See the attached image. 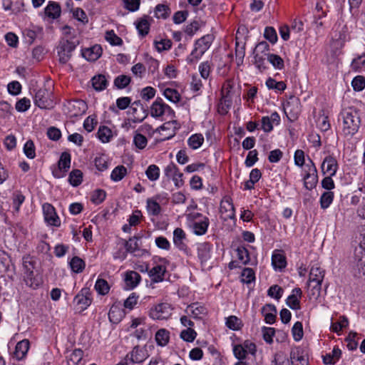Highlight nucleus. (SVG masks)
<instances>
[{"instance_id": "1", "label": "nucleus", "mask_w": 365, "mask_h": 365, "mask_svg": "<svg viewBox=\"0 0 365 365\" xmlns=\"http://www.w3.org/2000/svg\"><path fill=\"white\" fill-rule=\"evenodd\" d=\"M340 118L342 120L343 135L345 137H353L361 125L359 110L354 107L344 108L340 113Z\"/></svg>"}, {"instance_id": "2", "label": "nucleus", "mask_w": 365, "mask_h": 365, "mask_svg": "<svg viewBox=\"0 0 365 365\" xmlns=\"http://www.w3.org/2000/svg\"><path fill=\"white\" fill-rule=\"evenodd\" d=\"M214 39L215 36L208 34L196 40L194 43L193 49L186 58L187 63L188 64H193L197 62L210 48Z\"/></svg>"}, {"instance_id": "3", "label": "nucleus", "mask_w": 365, "mask_h": 365, "mask_svg": "<svg viewBox=\"0 0 365 365\" xmlns=\"http://www.w3.org/2000/svg\"><path fill=\"white\" fill-rule=\"evenodd\" d=\"M78 44V39L61 38L56 47L59 62L63 64L66 63L70 60L72 52Z\"/></svg>"}, {"instance_id": "4", "label": "nucleus", "mask_w": 365, "mask_h": 365, "mask_svg": "<svg viewBox=\"0 0 365 365\" xmlns=\"http://www.w3.org/2000/svg\"><path fill=\"white\" fill-rule=\"evenodd\" d=\"M23 267L24 269V280L26 284L36 289L40 284V282L38 279L34 277V269L35 267V261L30 255H26L23 257L22 259Z\"/></svg>"}, {"instance_id": "5", "label": "nucleus", "mask_w": 365, "mask_h": 365, "mask_svg": "<svg viewBox=\"0 0 365 365\" xmlns=\"http://www.w3.org/2000/svg\"><path fill=\"white\" fill-rule=\"evenodd\" d=\"M35 104L42 109H50L54 106L53 92L45 87L40 88L34 96Z\"/></svg>"}, {"instance_id": "6", "label": "nucleus", "mask_w": 365, "mask_h": 365, "mask_svg": "<svg viewBox=\"0 0 365 365\" xmlns=\"http://www.w3.org/2000/svg\"><path fill=\"white\" fill-rule=\"evenodd\" d=\"M304 172V186L307 190H312L318 182L317 169L312 159L309 158V163L305 164Z\"/></svg>"}, {"instance_id": "7", "label": "nucleus", "mask_w": 365, "mask_h": 365, "mask_svg": "<svg viewBox=\"0 0 365 365\" xmlns=\"http://www.w3.org/2000/svg\"><path fill=\"white\" fill-rule=\"evenodd\" d=\"M150 115L156 118L166 115L172 119L175 117V111L162 98H157L150 106Z\"/></svg>"}, {"instance_id": "8", "label": "nucleus", "mask_w": 365, "mask_h": 365, "mask_svg": "<svg viewBox=\"0 0 365 365\" xmlns=\"http://www.w3.org/2000/svg\"><path fill=\"white\" fill-rule=\"evenodd\" d=\"M86 108V103L83 100H71L64 104V111L71 118L83 115Z\"/></svg>"}, {"instance_id": "9", "label": "nucleus", "mask_w": 365, "mask_h": 365, "mask_svg": "<svg viewBox=\"0 0 365 365\" xmlns=\"http://www.w3.org/2000/svg\"><path fill=\"white\" fill-rule=\"evenodd\" d=\"M325 274V271L318 264H313L309 272V282H315L316 284L313 287V289L317 290L318 293L320 292L322 289V283L323 282Z\"/></svg>"}, {"instance_id": "10", "label": "nucleus", "mask_w": 365, "mask_h": 365, "mask_svg": "<svg viewBox=\"0 0 365 365\" xmlns=\"http://www.w3.org/2000/svg\"><path fill=\"white\" fill-rule=\"evenodd\" d=\"M149 315L153 319H166L171 315L170 306L167 303L159 304L150 310Z\"/></svg>"}, {"instance_id": "11", "label": "nucleus", "mask_w": 365, "mask_h": 365, "mask_svg": "<svg viewBox=\"0 0 365 365\" xmlns=\"http://www.w3.org/2000/svg\"><path fill=\"white\" fill-rule=\"evenodd\" d=\"M43 212L44 220L48 225L55 227L61 225V220L51 204L44 203L43 205Z\"/></svg>"}, {"instance_id": "12", "label": "nucleus", "mask_w": 365, "mask_h": 365, "mask_svg": "<svg viewBox=\"0 0 365 365\" xmlns=\"http://www.w3.org/2000/svg\"><path fill=\"white\" fill-rule=\"evenodd\" d=\"M148 356L149 354L147 349L145 347L137 345L126 355L125 360H129L131 363H142Z\"/></svg>"}, {"instance_id": "13", "label": "nucleus", "mask_w": 365, "mask_h": 365, "mask_svg": "<svg viewBox=\"0 0 365 365\" xmlns=\"http://www.w3.org/2000/svg\"><path fill=\"white\" fill-rule=\"evenodd\" d=\"M290 363L292 365H307L308 359L304 350L299 347H293L290 351Z\"/></svg>"}, {"instance_id": "14", "label": "nucleus", "mask_w": 365, "mask_h": 365, "mask_svg": "<svg viewBox=\"0 0 365 365\" xmlns=\"http://www.w3.org/2000/svg\"><path fill=\"white\" fill-rule=\"evenodd\" d=\"M76 310L79 312L84 311L91 304V298L88 296V291L83 289L74 298Z\"/></svg>"}, {"instance_id": "15", "label": "nucleus", "mask_w": 365, "mask_h": 365, "mask_svg": "<svg viewBox=\"0 0 365 365\" xmlns=\"http://www.w3.org/2000/svg\"><path fill=\"white\" fill-rule=\"evenodd\" d=\"M321 169L324 175H335L338 170L336 159L331 155L327 156L322 163Z\"/></svg>"}, {"instance_id": "16", "label": "nucleus", "mask_w": 365, "mask_h": 365, "mask_svg": "<svg viewBox=\"0 0 365 365\" xmlns=\"http://www.w3.org/2000/svg\"><path fill=\"white\" fill-rule=\"evenodd\" d=\"M186 234L182 228L177 227L173 232V243L180 250L187 252L188 247L185 243Z\"/></svg>"}, {"instance_id": "17", "label": "nucleus", "mask_w": 365, "mask_h": 365, "mask_svg": "<svg viewBox=\"0 0 365 365\" xmlns=\"http://www.w3.org/2000/svg\"><path fill=\"white\" fill-rule=\"evenodd\" d=\"M220 210L221 214L224 215L223 218L225 220L228 219L232 220L235 217V207L230 198H226L222 200Z\"/></svg>"}, {"instance_id": "18", "label": "nucleus", "mask_w": 365, "mask_h": 365, "mask_svg": "<svg viewBox=\"0 0 365 365\" xmlns=\"http://www.w3.org/2000/svg\"><path fill=\"white\" fill-rule=\"evenodd\" d=\"M141 280L139 273L135 271H128L125 274V289H133L138 286Z\"/></svg>"}, {"instance_id": "19", "label": "nucleus", "mask_w": 365, "mask_h": 365, "mask_svg": "<svg viewBox=\"0 0 365 365\" xmlns=\"http://www.w3.org/2000/svg\"><path fill=\"white\" fill-rule=\"evenodd\" d=\"M212 244L204 242L198 245L197 251V256L202 263L207 262L211 257Z\"/></svg>"}, {"instance_id": "20", "label": "nucleus", "mask_w": 365, "mask_h": 365, "mask_svg": "<svg viewBox=\"0 0 365 365\" xmlns=\"http://www.w3.org/2000/svg\"><path fill=\"white\" fill-rule=\"evenodd\" d=\"M209 225V218L207 217H202L200 220L192 222V228L193 232L196 235H203L207 232Z\"/></svg>"}, {"instance_id": "21", "label": "nucleus", "mask_w": 365, "mask_h": 365, "mask_svg": "<svg viewBox=\"0 0 365 365\" xmlns=\"http://www.w3.org/2000/svg\"><path fill=\"white\" fill-rule=\"evenodd\" d=\"M262 313L264 317V321L267 324H272L276 319L277 309L271 304H265L262 309Z\"/></svg>"}, {"instance_id": "22", "label": "nucleus", "mask_w": 365, "mask_h": 365, "mask_svg": "<svg viewBox=\"0 0 365 365\" xmlns=\"http://www.w3.org/2000/svg\"><path fill=\"white\" fill-rule=\"evenodd\" d=\"M59 172L63 171V173H66L68 170L70 168L71 165V155L67 152H63L60 157V159L58 163ZM56 177L61 178L64 175V174H58L57 173L54 174Z\"/></svg>"}, {"instance_id": "23", "label": "nucleus", "mask_w": 365, "mask_h": 365, "mask_svg": "<svg viewBox=\"0 0 365 365\" xmlns=\"http://www.w3.org/2000/svg\"><path fill=\"white\" fill-rule=\"evenodd\" d=\"M302 292L300 288H294L292 294L287 299V304L292 309H300L299 298L302 297Z\"/></svg>"}, {"instance_id": "24", "label": "nucleus", "mask_w": 365, "mask_h": 365, "mask_svg": "<svg viewBox=\"0 0 365 365\" xmlns=\"http://www.w3.org/2000/svg\"><path fill=\"white\" fill-rule=\"evenodd\" d=\"M101 47L98 45H96L91 48L84 49L82 55L88 61H95L101 56Z\"/></svg>"}, {"instance_id": "25", "label": "nucleus", "mask_w": 365, "mask_h": 365, "mask_svg": "<svg viewBox=\"0 0 365 365\" xmlns=\"http://www.w3.org/2000/svg\"><path fill=\"white\" fill-rule=\"evenodd\" d=\"M29 345L30 344L28 339H24L18 342L14 352V356L18 360L24 359L29 349Z\"/></svg>"}, {"instance_id": "26", "label": "nucleus", "mask_w": 365, "mask_h": 365, "mask_svg": "<svg viewBox=\"0 0 365 365\" xmlns=\"http://www.w3.org/2000/svg\"><path fill=\"white\" fill-rule=\"evenodd\" d=\"M165 272L166 269L165 266L157 264L149 271V276L151 277L153 282H160L163 280Z\"/></svg>"}, {"instance_id": "27", "label": "nucleus", "mask_w": 365, "mask_h": 365, "mask_svg": "<svg viewBox=\"0 0 365 365\" xmlns=\"http://www.w3.org/2000/svg\"><path fill=\"white\" fill-rule=\"evenodd\" d=\"M272 264L275 269L282 270L287 266L286 257L278 250H275L272 256Z\"/></svg>"}, {"instance_id": "28", "label": "nucleus", "mask_w": 365, "mask_h": 365, "mask_svg": "<svg viewBox=\"0 0 365 365\" xmlns=\"http://www.w3.org/2000/svg\"><path fill=\"white\" fill-rule=\"evenodd\" d=\"M45 14L53 19L60 16L61 9L58 3L55 1H49L48 4L44 9Z\"/></svg>"}, {"instance_id": "29", "label": "nucleus", "mask_w": 365, "mask_h": 365, "mask_svg": "<svg viewBox=\"0 0 365 365\" xmlns=\"http://www.w3.org/2000/svg\"><path fill=\"white\" fill-rule=\"evenodd\" d=\"M136 29L138 31L140 35L143 37L145 36L150 31V23L149 21V17L145 16L140 19L136 23Z\"/></svg>"}, {"instance_id": "30", "label": "nucleus", "mask_w": 365, "mask_h": 365, "mask_svg": "<svg viewBox=\"0 0 365 365\" xmlns=\"http://www.w3.org/2000/svg\"><path fill=\"white\" fill-rule=\"evenodd\" d=\"M205 310L206 309L203 306L198 303H193L187 307L185 312L193 318L197 319L200 318V315L205 313Z\"/></svg>"}, {"instance_id": "31", "label": "nucleus", "mask_w": 365, "mask_h": 365, "mask_svg": "<svg viewBox=\"0 0 365 365\" xmlns=\"http://www.w3.org/2000/svg\"><path fill=\"white\" fill-rule=\"evenodd\" d=\"M97 135L102 143H108L113 138V132L108 127L101 125L98 128Z\"/></svg>"}, {"instance_id": "32", "label": "nucleus", "mask_w": 365, "mask_h": 365, "mask_svg": "<svg viewBox=\"0 0 365 365\" xmlns=\"http://www.w3.org/2000/svg\"><path fill=\"white\" fill-rule=\"evenodd\" d=\"M139 238L134 237L133 238H130L128 241L122 240V245L125 248L126 252L135 253L136 251L139 250Z\"/></svg>"}, {"instance_id": "33", "label": "nucleus", "mask_w": 365, "mask_h": 365, "mask_svg": "<svg viewBox=\"0 0 365 365\" xmlns=\"http://www.w3.org/2000/svg\"><path fill=\"white\" fill-rule=\"evenodd\" d=\"M155 16L158 19H166L169 17L171 11L167 4H158L155 9Z\"/></svg>"}, {"instance_id": "34", "label": "nucleus", "mask_w": 365, "mask_h": 365, "mask_svg": "<svg viewBox=\"0 0 365 365\" xmlns=\"http://www.w3.org/2000/svg\"><path fill=\"white\" fill-rule=\"evenodd\" d=\"M341 351L338 347H334L331 354H327L323 356V362L325 364H334L341 357Z\"/></svg>"}, {"instance_id": "35", "label": "nucleus", "mask_w": 365, "mask_h": 365, "mask_svg": "<svg viewBox=\"0 0 365 365\" xmlns=\"http://www.w3.org/2000/svg\"><path fill=\"white\" fill-rule=\"evenodd\" d=\"M170 339V332L165 329H160L155 334V341L159 346H164L168 344Z\"/></svg>"}, {"instance_id": "36", "label": "nucleus", "mask_w": 365, "mask_h": 365, "mask_svg": "<svg viewBox=\"0 0 365 365\" xmlns=\"http://www.w3.org/2000/svg\"><path fill=\"white\" fill-rule=\"evenodd\" d=\"M146 204V208L149 215L157 216L160 213L161 207L156 200L152 198H148Z\"/></svg>"}, {"instance_id": "37", "label": "nucleus", "mask_w": 365, "mask_h": 365, "mask_svg": "<svg viewBox=\"0 0 365 365\" xmlns=\"http://www.w3.org/2000/svg\"><path fill=\"white\" fill-rule=\"evenodd\" d=\"M349 325V320L346 316H341L339 317V321L336 322H332L331 324L330 329L331 331L337 333L338 334L340 331L346 328Z\"/></svg>"}, {"instance_id": "38", "label": "nucleus", "mask_w": 365, "mask_h": 365, "mask_svg": "<svg viewBox=\"0 0 365 365\" xmlns=\"http://www.w3.org/2000/svg\"><path fill=\"white\" fill-rule=\"evenodd\" d=\"M127 175V168L123 165L115 167L111 174L110 178L113 181L118 182L121 180Z\"/></svg>"}, {"instance_id": "39", "label": "nucleus", "mask_w": 365, "mask_h": 365, "mask_svg": "<svg viewBox=\"0 0 365 365\" xmlns=\"http://www.w3.org/2000/svg\"><path fill=\"white\" fill-rule=\"evenodd\" d=\"M69 264L71 270L75 273L82 272L86 266L85 262L78 257H73Z\"/></svg>"}, {"instance_id": "40", "label": "nucleus", "mask_w": 365, "mask_h": 365, "mask_svg": "<svg viewBox=\"0 0 365 365\" xmlns=\"http://www.w3.org/2000/svg\"><path fill=\"white\" fill-rule=\"evenodd\" d=\"M334 194L332 191H326L322 193L320 197V206L322 209L328 208L332 203L334 200Z\"/></svg>"}, {"instance_id": "41", "label": "nucleus", "mask_w": 365, "mask_h": 365, "mask_svg": "<svg viewBox=\"0 0 365 365\" xmlns=\"http://www.w3.org/2000/svg\"><path fill=\"white\" fill-rule=\"evenodd\" d=\"M204 142V137L200 133L192 135L187 140V144L192 149L199 148Z\"/></svg>"}, {"instance_id": "42", "label": "nucleus", "mask_w": 365, "mask_h": 365, "mask_svg": "<svg viewBox=\"0 0 365 365\" xmlns=\"http://www.w3.org/2000/svg\"><path fill=\"white\" fill-rule=\"evenodd\" d=\"M68 181L73 186H78L83 181V173L78 169L73 170L69 174Z\"/></svg>"}, {"instance_id": "43", "label": "nucleus", "mask_w": 365, "mask_h": 365, "mask_svg": "<svg viewBox=\"0 0 365 365\" xmlns=\"http://www.w3.org/2000/svg\"><path fill=\"white\" fill-rule=\"evenodd\" d=\"M163 96L170 102L178 103L181 100L179 92L174 88H167L163 91Z\"/></svg>"}, {"instance_id": "44", "label": "nucleus", "mask_w": 365, "mask_h": 365, "mask_svg": "<svg viewBox=\"0 0 365 365\" xmlns=\"http://www.w3.org/2000/svg\"><path fill=\"white\" fill-rule=\"evenodd\" d=\"M92 85L95 90L102 91L107 86V80L103 75H98L92 78Z\"/></svg>"}, {"instance_id": "45", "label": "nucleus", "mask_w": 365, "mask_h": 365, "mask_svg": "<svg viewBox=\"0 0 365 365\" xmlns=\"http://www.w3.org/2000/svg\"><path fill=\"white\" fill-rule=\"evenodd\" d=\"M160 173V168L154 164L149 165L145 170V175L150 181L158 180Z\"/></svg>"}, {"instance_id": "46", "label": "nucleus", "mask_w": 365, "mask_h": 365, "mask_svg": "<svg viewBox=\"0 0 365 365\" xmlns=\"http://www.w3.org/2000/svg\"><path fill=\"white\" fill-rule=\"evenodd\" d=\"M272 365H291V363L284 352L279 351L274 354Z\"/></svg>"}, {"instance_id": "47", "label": "nucleus", "mask_w": 365, "mask_h": 365, "mask_svg": "<svg viewBox=\"0 0 365 365\" xmlns=\"http://www.w3.org/2000/svg\"><path fill=\"white\" fill-rule=\"evenodd\" d=\"M95 289L98 294L106 295L109 292L110 286L106 279H98L95 284Z\"/></svg>"}, {"instance_id": "48", "label": "nucleus", "mask_w": 365, "mask_h": 365, "mask_svg": "<svg viewBox=\"0 0 365 365\" xmlns=\"http://www.w3.org/2000/svg\"><path fill=\"white\" fill-rule=\"evenodd\" d=\"M172 44V41L168 38H162L154 41L155 47L158 52L170 49Z\"/></svg>"}, {"instance_id": "49", "label": "nucleus", "mask_w": 365, "mask_h": 365, "mask_svg": "<svg viewBox=\"0 0 365 365\" xmlns=\"http://www.w3.org/2000/svg\"><path fill=\"white\" fill-rule=\"evenodd\" d=\"M266 86L269 89H275L278 91H284L287 86L283 81H277L274 78H269L266 81Z\"/></svg>"}, {"instance_id": "50", "label": "nucleus", "mask_w": 365, "mask_h": 365, "mask_svg": "<svg viewBox=\"0 0 365 365\" xmlns=\"http://www.w3.org/2000/svg\"><path fill=\"white\" fill-rule=\"evenodd\" d=\"M226 326L232 330H240L242 327L241 319L236 316H230L226 319Z\"/></svg>"}, {"instance_id": "51", "label": "nucleus", "mask_w": 365, "mask_h": 365, "mask_svg": "<svg viewBox=\"0 0 365 365\" xmlns=\"http://www.w3.org/2000/svg\"><path fill=\"white\" fill-rule=\"evenodd\" d=\"M130 106H135L138 108L140 115H138V116L135 115V120L134 123H140L142 122L148 115L146 110L143 108L142 103L140 101H134Z\"/></svg>"}, {"instance_id": "52", "label": "nucleus", "mask_w": 365, "mask_h": 365, "mask_svg": "<svg viewBox=\"0 0 365 365\" xmlns=\"http://www.w3.org/2000/svg\"><path fill=\"white\" fill-rule=\"evenodd\" d=\"M267 60L274 68L277 69H282L284 66L283 59L277 54L268 53Z\"/></svg>"}, {"instance_id": "53", "label": "nucleus", "mask_w": 365, "mask_h": 365, "mask_svg": "<svg viewBox=\"0 0 365 365\" xmlns=\"http://www.w3.org/2000/svg\"><path fill=\"white\" fill-rule=\"evenodd\" d=\"M351 69L354 71L359 72L365 68V54L354 58L351 63Z\"/></svg>"}, {"instance_id": "54", "label": "nucleus", "mask_w": 365, "mask_h": 365, "mask_svg": "<svg viewBox=\"0 0 365 365\" xmlns=\"http://www.w3.org/2000/svg\"><path fill=\"white\" fill-rule=\"evenodd\" d=\"M105 38L113 46H120L123 44V40L113 30L106 31Z\"/></svg>"}, {"instance_id": "55", "label": "nucleus", "mask_w": 365, "mask_h": 365, "mask_svg": "<svg viewBox=\"0 0 365 365\" xmlns=\"http://www.w3.org/2000/svg\"><path fill=\"white\" fill-rule=\"evenodd\" d=\"M236 251L238 259L242 262L243 264H247L250 260L247 249L244 246H240Z\"/></svg>"}, {"instance_id": "56", "label": "nucleus", "mask_w": 365, "mask_h": 365, "mask_svg": "<svg viewBox=\"0 0 365 365\" xmlns=\"http://www.w3.org/2000/svg\"><path fill=\"white\" fill-rule=\"evenodd\" d=\"M165 175L168 178H172L174 175H178V177H183V174L180 172L178 168L173 163H170L165 168Z\"/></svg>"}, {"instance_id": "57", "label": "nucleus", "mask_w": 365, "mask_h": 365, "mask_svg": "<svg viewBox=\"0 0 365 365\" xmlns=\"http://www.w3.org/2000/svg\"><path fill=\"white\" fill-rule=\"evenodd\" d=\"M106 193L103 190L98 189L93 192L91 200L96 205L101 204L106 198Z\"/></svg>"}, {"instance_id": "58", "label": "nucleus", "mask_w": 365, "mask_h": 365, "mask_svg": "<svg viewBox=\"0 0 365 365\" xmlns=\"http://www.w3.org/2000/svg\"><path fill=\"white\" fill-rule=\"evenodd\" d=\"M196 336L197 332L192 328H187L180 332V338L187 342H192Z\"/></svg>"}, {"instance_id": "59", "label": "nucleus", "mask_w": 365, "mask_h": 365, "mask_svg": "<svg viewBox=\"0 0 365 365\" xmlns=\"http://www.w3.org/2000/svg\"><path fill=\"white\" fill-rule=\"evenodd\" d=\"M242 282L249 284L253 282L255 279V272L251 268H245L241 274Z\"/></svg>"}, {"instance_id": "60", "label": "nucleus", "mask_w": 365, "mask_h": 365, "mask_svg": "<svg viewBox=\"0 0 365 365\" xmlns=\"http://www.w3.org/2000/svg\"><path fill=\"white\" fill-rule=\"evenodd\" d=\"M130 82V78L125 75H120L114 80V85L119 89L125 88Z\"/></svg>"}, {"instance_id": "61", "label": "nucleus", "mask_w": 365, "mask_h": 365, "mask_svg": "<svg viewBox=\"0 0 365 365\" xmlns=\"http://www.w3.org/2000/svg\"><path fill=\"white\" fill-rule=\"evenodd\" d=\"M356 267L360 273L365 275V251H361L356 255Z\"/></svg>"}, {"instance_id": "62", "label": "nucleus", "mask_w": 365, "mask_h": 365, "mask_svg": "<svg viewBox=\"0 0 365 365\" xmlns=\"http://www.w3.org/2000/svg\"><path fill=\"white\" fill-rule=\"evenodd\" d=\"M133 143L139 149H143L145 148L148 143L147 138L139 132H136L134 135Z\"/></svg>"}, {"instance_id": "63", "label": "nucleus", "mask_w": 365, "mask_h": 365, "mask_svg": "<svg viewBox=\"0 0 365 365\" xmlns=\"http://www.w3.org/2000/svg\"><path fill=\"white\" fill-rule=\"evenodd\" d=\"M24 152L27 158L34 159L36 156L35 146L32 140H28L24 147Z\"/></svg>"}, {"instance_id": "64", "label": "nucleus", "mask_w": 365, "mask_h": 365, "mask_svg": "<svg viewBox=\"0 0 365 365\" xmlns=\"http://www.w3.org/2000/svg\"><path fill=\"white\" fill-rule=\"evenodd\" d=\"M98 121L95 115H90L86 118L83 122V128L88 132H91L94 130Z\"/></svg>"}]
</instances>
